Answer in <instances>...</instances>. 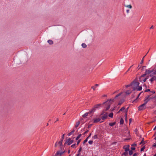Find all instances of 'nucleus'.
I'll return each instance as SVG.
<instances>
[{"mask_svg": "<svg viewBox=\"0 0 156 156\" xmlns=\"http://www.w3.org/2000/svg\"><path fill=\"white\" fill-rule=\"evenodd\" d=\"M114 99H111L109 100H108L103 104L105 105V108H106L105 111H108L111 105L112 104V102L114 101Z\"/></svg>", "mask_w": 156, "mask_h": 156, "instance_id": "obj_1", "label": "nucleus"}, {"mask_svg": "<svg viewBox=\"0 0 156 156\" xmlns=\"http://www.w3.org/2000/svg\"><path fill=\"white\" fill-rule=\"evenodd\" d=\"M132 86L133 88V90H136L137 88L139 87L140 83L137 82L136 79L134 80L133 82H131Z\"/></svg>", "mask_w": 156, "mask_h": 156, "instance_id": "obj_2", "label": "nucleus"}, {"mask_svg": "<svg viewBox=\"0 0 156 156\" xmlns=\"http://www.w3.org/2000/svg\"><path fill=\"white\" fill-rule=\"evenodd\" d=\"M101 105V104H99L95 105L93 108H92L91 110H90L89 112H88V114H92L95 111L96 108H98Z\"/></svg>", "mask_w": 156, "mask_h": 156, "instance_id": "obj_3", "label": "nucleus"}, {"mask_svg": "<svg viewBox=\"0 0 156 156\" xmlns=\"http://www.w3.org/2000/svg\"><path fill=\"white\" fill-rule=\"evenodd\" d=\"M73 142V140H71V138H69L66 140L64 145L65 146L66 144H67V145H69L72 144Z\"/></svg>", "mask_w": 156, "mask_h": 156, "instance_id": "obj_4", "label": "nucleus"}, {"mask_svg": "<svg viewBox=\"0 0 156 156\" xmlns=\"http://www.w3.org/2000/svg\"><path fill=\"white\" fill-rule=\"evenodd\" d=\"M88 116V112H86L82 115L83 118L81 120V122L83 123L86 122L87 120V116Z\"/></svg>", "mask_w": 156, "mask_h": 156, "instance_id": "obj_5", "label": "nucleus"}, {"mask_svg": "<svg viewBox=\"0 0 156 156\" xmlns=\"http://www.w3.org/2000/svg\"><path fill=\"white\" fill-rule=\"evenodd\" d=\"M101 115H103L101 117V119L102 120H104L107 119L108 117V113H105V110H104V111L102 112Z\"/></svg>", "mask_w": 156, "mask_h": 156, "instance_id": "obj_6", "label": "nucleus"}, {"mask_svg": "<svg viewBox=\"0 0 156 156\" xmlns=\"http://www.w3.org/2000/svg\"><path fill=\"white\" fill-rule=\"evenodd\" d=\"M150 95H147L145 98L144 104L146 105L151 99H152V98H150Z\"/></svg>", "mask_w": 156, "mask_h": 156, "instance_id": "obj_7", "label": "nucleus"}, {"mask_svg": "<svg viewBox=\"0 0 156 156\" xmlns=\"http://www.w3.org/2000/svg\"><path fill=\"white\" fill-rule=\"evenodd\" d=\"M146 108V105L143 104L138 107V110L139 111L143 110H144Z\"/></svg>", "mask_w": 156, "mask_h": 156, "instance_id": "obj_8", "label": "nucleus"}, {"mask_svg": "<svg viewBox=\"0 0 156 156\" xmlns=\"http://www.w3.org/2000/svg\"><path fill=\"white\" fill-rule=\"evenodd\" d=\"M147 79V78H144V77H140L139 78V81L142 82H145L146 80Z\"/></svg>", "mask_w": 156, "mask_h": 156, "instance_id": "obj_9", "label": "nucleus"}, {"mask_svg": "<svg viewBox=\"0 0 156 156\" xmlns=\"http://www.w3.org/2000/svg\"><path fill=\"white\" fill-rule=\"evenodd\" d=\"M129 145H125L123 147V149L125 150V151H129Z\"/></svg>", "mask_w": 156, "mask_h": 156, "instance_id": "obj_10", "label": "nucleus"}, {"mask_svg": "<svg viewBox=\"0 0 156 156\" xmlns=\"http://www.w3.org/2000/svg\"><path fill=\"white\" fill-rule=\"evenodd\" d=\"M101 120V119L100 118H96L94 119V123H97L99 122Z\"/></svg>", "mask_w": 156, "mask_h": 156, "instance_id": "obj_11", "label": "nucleus"}, {"mask_svg": "<svg viewBox=\"0 0 156 156\" xmlns=\"http://www.w3.org/2000/svg\"><path fill=\"white\" fill-rule=\"evenodd\" d=\"M153 71V70L146 69L145 72L147 74H149L150 73L152 72Z\"/></svg>", "mask_w": 156, "mask_h": 156, "instance_id": "obj_12", "label": "nucleus"}, {"mask_svg": "<svg viewBox=\"0 0 156 156\" xmlns=\"http://www.w3.org/2000/svg\"><path fill=\"white\" fill-rule=\"evenodd\" d=\"M48 42L50 45L53 44V41L51 40H49L48 41Z\"/></svg>", "mask_w": 156, "mask_h": 156, "instance_id": "obj_13", "label": "nucleus"}, {"mask_svg": "<svg viewBox=\"0 0 156 156\" xmlns=\"http://www.w3.org/2000/svg\"><path fill=\"white\" fill-rule=\"evenodd\" d=\"M142 89V86H140L138 87L137 88V89H136V90L138 91V90H139V91H140V90H141Z\"/></svg>", "mask_w": 156, "mask_h": 156, "instance_id": "obj_14", "label": "nucleus"}, {"mask_svg": "<svg viewBox=\"0 0 156 156\" xmlns=\"http://www.w3.org/2000/svg\"><path fill=\"white\" fill-rule=\"evenodd\" d=\"M80 121H78V122H76V125L75 126V127L76 128H77L79 126V124H80Z\"/></svg>", "mask_w": 156, "mask_h": 156, "instance_id": "obj_15", "label": "nucleus"}, {"mask_svg": "<svg viewBox=\"0 0 156 156\" xmlns=\"http://www.w3.org/2000/svg\"><path fill=\"white\" fill-rule=\"evenodd\" d=\"M142 144H145V143H144V138H142L141 141L140 143V145H141Z\"/></svg>", "mask_w": 156, "mask_h": 156, "instance_id": "obj_16", "label": "nucleus"}, {"mask_svg": "<svg viewBox=\"0 0 156 156\" xmlns=\"http://www.w3.org/2000/svg\"><path fill=\"white\" fill-rule=\"evenodd\" d=\"M116 123V122H111L109 124V125L111 126H114Z\"/></svg>", "mask_w": 156, "mask_h": 156, "instance_id": "obj_17", "label": "nucleus"}, {"mask_svg": "<svg viewBox=\"0 0 156 156\" xmlns=\"http://www.w3.org/2000/svg\"><path fill=\"white\" fill-rule=\"evenodd\" d=\"M75 131V130L74 129H73L71 132H70L68 134V136H70Z\"/></svg>", "mask_w": 156, "mask_h": 156, "instance_id": "obj_18", "label": "nucleus"}, {"mask_svg": "<svg viewBox=\"0 0 156 156\" xmlns=\"http://www.w3.org/2000/svg\"><path fill=\"white\" fill-rule=\"evenodd\" d=\"M82 47L83 48H85L87 47V45L85 43H82L81 44Z\"/></svg>", "mask_w": 156, "mask_h": 156, "instance_id": "obj_19", "label": "nucleus"}, {"mask_svg": "<svg viewBox=\"0 0 156 156\" xmlns=\"http://www.w3.org/2000/svg\"><path fill=\"white\" fill-rule=\"evenodd\" d=\"M63 153V152H60V151H58L56 153L57 154H59L60 156Z\"/></svg>", "mask_w": 156, "mask_h": 156, "instance_id": "obj_20", "label": "nucleus"}, {"mask_svg": "<svg viewBox=\"0 0 156 156\" xmlns=\"http://www.w3.org/2000/svg\"><path fill=\"white\" fill-rule=\"evenodd\" d=\"M120 124H123L124 123V120L122 118L120 119Z\"/></svg>", "mask_w": 156, "mask_h": 156, "instance_id": "obj_21", "label": "nucleus"}, {"mask_svg": "<svg viewBox=\"0 0 156 156\" xmlns=\"http://www.w3.org/2000/svg\"><path fill=\"white\" fill-rule=\"evenodd\" d=\"M122 155H124L125 156H126L128 155V151H125V152H124L122 154Z\"/></svg>", "mask_w": 156, "mask_h": 156, "instance_id": "obj_22", "label": "nucleus"}, {"mask_svg": "<svg viewBox=\"0 0 156 156\" xmlns=\"http://www.w3.org/2000/svg\"><path fill=\"white\" fill-rule=\"evenodd\" d=\"M81 136V134H80L79 135H78V136L76 138V140H78L80 138V137Z\"/></svg>", "mask_w": 156, "mask_h": 156, "instance_id": "obj_23", "label": "nucleus"}, {"mask_svg": "<svg viewBox=\"0 0 156 156\" xmlns=\"http://www.w3.org/2000/svg\"><path fill=\"white\" fill-rule=\"evenodd\" d=\"M62 140H60L58 143V144H59L60 146H61L62 145Z\"/></svg>", "mask_w": 156, "mask_h": 156, "instance_id": "obj_24", "label": "nucleus"}, {"mask_svg": "<svg viewBox=\"0 0 156 156\" xmlns=\"http://www.w3.org/2000/svg\"><path fill=\"white\" fill-rule=\"evenodd\" d=\"M122 94V92H121V93L118 94L115 97V99H116L119 96H120Z\"/></svg>", "mask_w": 156, "mask_h": 156, "instance_id": "obj_25", "label": "nucleus"}, {"mask_svg": "<svg viewBox=\"0 0 156 156\" xmlns=\"http://www.w3.org/2000/svg\"><path fill=\"white\" fill-rule=\"evenodd\" d=\"M113 113L112 112L108 116L111 118H112L113 116Z\"/></svg>", "mask_w": 156, "mask_h": 156, "instance_id": "obj_26", "label": "nucleus"}, {"mask_svg": "<svg viewBox=\"0 0 156 156\" xmlns=\"http://www.w3.org/2000/svg\"><path fill=\"white\" fill-rule=\"evenodd\" d=\"M133 152L131 150V151H129V155H131L132 154H133Z\"/></svg>", "mask_w": 156, "mask_h": 156, "instance_id": "obj_27", "label": "nucleus"}, {"mask_svg": "<svg viewBox=\"0 0 156 156\" xmlns=\"http://www.w3.org/2000/svg\"><path fill=\"white\" fill-rule=\"evenodd\" d=\"M131 93V91L130 90H127L126 92V94H130Z\"/></svg>", "mask_w": 156, "mask_h": 156, "instance_id": "obj_28", "label": "nucleus"}, {"mask_svg": "<svg viewBox=\"0 0 156 156\" xmlns=\"http://www.w3.org/2000/svg\"><path fill=\"white\" fill-rule=\"evenodd\" d=\"M146 55H145L142 58V60H141V62H140V64H142L143 63V62H144V57Z\"/></svg>", "mask_w": 156, "mask_h": 156, "instance_id": "obj_29", "label": "nucleus"}, {"mask_svg": "<svg viewBox=\"0 0 156 156\" xmlns=\"http://www.w3.org/2000/svg\"><path fill=\"white\" fill-rule=\"evenodd\" d=\"M125 109V108L124 107H122L119 110V112L122 111L124 110Z\"/></svg>", "mask_w": 156, "mask_h": 156, "instance_id": "obj_30", "label": "nucleus"}, {"mask_svg": "<svg viewBox=\"0 0 156 156\" xmlns=\"http://www.w3.org/2000/svg\"><path fill=\"white\" fill-rule=\"evenodd\" d=\"M145 148V146H144L143 147L140 149V151H144V149Z\"/></svg>", "mask_w": 156, "mask_h": 156, "instance_id": "obj_31", "label": "nucleus"}, {"mask_svg": "<svg viewBox=\"0 0 156 156\" xmlns=\"http://www.w3.org/2000/svg\"><path fill=\"white\" fill-rule=\"evenodd\" d=\"M126 6L128 8H129L130 9H131L132 8V6L131 5H128Z\"/></svg>", "mask_w": 156, "mask_h": 156, "instance_id": "obj_32", "label": "nucleus"}, {"mask_svg": "<svg viewBox=\"0 0 156 156\" xmlns=\"http://www.w3.org/2000/svg\"><path fill=\"white\" fill-rule=\"evenodd\" d=\"M147 74L146 73V72H145V73L141 75V76H140V77H144Z\"/></svg>", "mask_w": 156, "mask_h": 156, "instance_id": "obj_33", "label": "nucleus"}, {"mask_svg": "<svg viewBox=\"0 0 156 156\" xmlns=\"http://www.w3.org/2000/svg\"><path fill=\"white\" fill-rule=\"evenodd\" d=\"M131 86H132L131 83L129 84H128V85H126V87H130Z\"/></svg>", "mask_w": 156, "mask_h": 156, "instance_id": "obj_34", "label": "nucleus"}, {"mask_svg": "<svg viewBox=\"0 0 156 156\" xmlns=\"http://www.w3.org/2000/svg\"><path fill=\"white\" fill-rule=\"evenodd\" d=\"M141 93H142V92L140 93V94H138V96H137L136 99H135L134 100L133 102L135 101L139 98V97L140 95V94Z\"/></svg>", "mask_w": 156, "mask_h": 156, "instance_id": "obj_35", "label": "nucleus"}, {"mask_svg": "<svg viewBox=\"0 0 156 156\" xmlns=\"http://www.w3.org/2000/svg\"><path fill=\"white\" fill-rule=\"evenodd\" d=\"M87 141V137L86 139L84 141L83 144L85 143Z\"/></svg>", "mask_w": 156, "mask_h": 156, "instance_id": "obj_36", "label": "nucleus"}, {"mask_svg": "<svg viewBox=\"0 0 156 156\" xmlns=\"http://www.w3.org/2000/svg\"><path fill=\"white\" fill-rule=\"evenodd\" d=\"M76 145V144H72L71 146V147L72 148H75V147Z\"/></svg>", "mask_w": 156, "mask_h": 156, "instance_id": "obj_37", "label": "nucleus"}, {"mask_svg": "<svg viewBox=\"0 0 156 156\" xmlns=\"http://www.w3.org/2000/svg\"><path fill=\"white\" fill-rule=\"evenodd\" d=\"M64 135H65V134H64L62 135V137L61 139V140H62V141L63 142V140L64 138Z\"/></svg>", "mask_w": 156, "mask_h": 156, "instance_id": "obj_38", "label": "nucleus"}, {"mask_svg": "<svg viewBox=\"0 0 156 156\" xmlns=\"http://www.w3.org/2000/svg\"><path fill=\"white\" fill-rule=\"evenodd\" d=\"M88 143L91 144L93 143V141L92 140H90L88 141Z\"/></svg>", "mask_w": 156, "mask_h": 156, "instance_id": "obj_39", "label": "nucleus"}, {"mask_svg": "<svg viewBox=\"0 0 156 156\" xmlns=\"http://www.w3.org/2000/svg\"><path fill=\"white\" fill-rule=\"evenodd\" d=\"M150 91V90L149 89H147L146 90L144 91V92H148V91Z\"/></svg>", "mask_w": 156, "mask_h": 156, "instance_id": "obj_40", "label": "nucleus"}, {"mask_svg": "<svg viewBox=\"0 0 156 156\" xmlns=\"http://www.w3.org/2000/svg\"><path fill=\"white\" fill-rule=\"evenodd\" d=\"M96 88V87L94 86H92L91 87V88L93 89L94 90H95Z\"/></svg>", "mask_w": 156, "mask_h": 156, "instance_id": "obj_41", "label": "nucleus"}, {"mask_svg": "<svg viewBox=\"0 0 156 156\" xmlns=\"http://www.w3.org/2000/svg\"><path fill=\"white\" fill-rule=\"evenodd\" d=\"M131 149L132 151V150H134L135 149V147H131Z\"/></svg>", "mask_w": 156, "mask_h": 156, "instance_id": "obj_42", "label": "nucleus"}, {"mask_svg": "<svg viewBox=\"0 0 156 156\" xmlns=\"http://www.w3.org/2000/svg\"><path fill=\"white\" fill-rule=\"evenodd\" d=\"M136 146V144H134L132 145V147H135Z\"/></svg>", "mask_w": 156, "mask_h": 156, "instance_id": "obj_43", "label": "nucleus"}, {"mask_svg": "<svg viewBox=\"0 0 156 156\" xmlns=\"http://www.w3.org/2000/svg\"><path fill=\"white\" fill-rule=\"evenodd\" d=\"M153 147H156V142L153 144Z\"/></svg>", "mask_w": 156, "mask_h": 156, "instance_id": "obj_44", "label": "nucleus"}, {"mask_svg": "<svg viewBox=\"0 0 156 156\" xmlns=\"http://www.w3.org/2000/svg\"><path fill=\"white\" fill-rule=\"evenodd\" d=\"M80 140H79L78 141L77 144V145H78V144L80 143Z\"/></svg>", "mask_w": 156, "mask_h": 156, "instance_id": "obj_45", "label": "nucleus"}, {"mask_svg": "<svg viewBox=\"0 0 156 156\" xmlns=\"http://www.w3.org/2000/svg\"><path fill=\"white\" fill-rule=\"evenodd\" d=\"M122 102L121 101H120L119 102V103H118V105H121L122 104Z\"/></svg>", "mask_w": 156, "mask_h": 156, "instance_id": "obj_46", "label": "nucleus"}, {"mask_svg": "<svg viewBox=\"0 0 156 156\" xmlns=\"http://www.w3.org/2000/svg\"><path fill=\"white\" fill-rule=\"evenodd\" d=\"M94 139L97 138L98 137L97 136V135H95L94 136Z\"/></svg>", "mask_w": 156, "mask_h": 156, "instance_id": "obj_47", "label": "nucleus"}, {"mask_svg": "<svg viewBox=\"0 0 156 156\" xmlns=\"http://www.w3.org/2000/svg\"><path fill=\"white\" fill-rule=\"evenodd\" d=\"M125 117L126 119L127 118V114L126 113L125 115Z\"/></svg>", "mask_w": 156, "mask_h": 156, "instance_id": "obj_48", "label": "nucleus"}, {"mask_svg": "<svg viewBox=\"0 0 156 156\" xmlns=\"http://www.w3.org/2000/svg\"><path fill=\"white\" fill-rule=\"evenodd\" d=\"M81 149H82V148H81V147H80V148L79 149V151H78V152H79L80 151H81Z\"/></svg>", "mask_w": 156, "mask_h": 156, "instance_id": "obj_49", "label": "nucleus"}, {"mask_svg": "<svg viewBox=\"0 0 156 156\" xmlns=\"http://www.w3.org/2000/svg\"><path fill=\"white\" fill-rule=\"evenodd\" d=\"M151 92L152 93V94H154V93H155V92L154 91H151Z\"/></svg>", "mask_w": 156, "mask_h": 156, "instance_id": "obj_50", "label": "nucleus"}, {"mask_svg": "<svg viewBox=\"0 0 156 156\" xmlns=\"http://www.w3.org/2000/svg\"><path fill=\"white\" fill-rule=\"evenodd\" d=\"M98 86H99L98 84H95V85L94 86L96 87H97Z\"/></svg>", "mask_w": 156, "mask_h": 156, "instance_id": "obj_51", "label": "nucleus"}, {"mask_svg": "<svg viewBox=\"0 0 156 156\" xmlns=\"http://www.w3.org/2000/svg\"><path fill=\"white\" fill-rule=\"evenodd\" d=\"M57 142H56V143L55 144V147H57Z\"/></svg>", "mask_w": 156, "mask_h": 156, "instance_id": "obj_52", "label": "nucleus"}, {"mask_svg": "<svg viewBox=\"0 0 156 156\" xmlns=\"http://www.w3.org/2000/svg\"><path fill=\"white\" fill-rule=\"evenodd\" d=\"M133 156H136V153H134V154H133Z\"/></svg>", "mask_w": 156, "mask_h": 156, "instance_id": "obj_53", "label": "nucleus"}, {"mask_svg": "<svg viewBox=\"0 0 156 156\" xmlns=\"http://www.w3.org/2000/svg\"><path fill=\"white\" fill-rule=\"evenodd\" d=\"M129 9L127 10H126L127 13H128L129 12Z\"/></svg>", "mask_w": 156, "mask_h": 156, "instance_id": "obj_54", "label": "nucleus"}, {"mask_svg": "<svg viewBox=\"0 0 156 156\" xmlns=\"http://www.w3.org/2000/svg\"><path fill=\"white\" fill-rule=\"evenodd\" d=\"M154 28V27L153 26H152L150 28V29H153Z\"/></svg>", "mask_w": 156, "mask_h": 156, "instance_id": "obj_55", "label": "nucleus"}, {"mask_svg": "<svg viewBox=\"0 0 156 156\" xmlns=\"http://www.w3.org/2000/svg\"><path fill=\"white\" fill-rule=\"evenodd\" d=\"M154 98V99H155L156 100V95L153 98Z\"/></svg>", "mask_w": 156, "mask_h": 156, "instance_id": "obj_56", "label": "nucleus"}, {"mask_svg": "<svg viewBox=\"0 0 156 156\" xmlns=\"http://www.w3.org/2000/svg\"><path fill=\"white\" fill-rule=\"evenodd\" d=\"M153 73H154V74H156V69L155 70V71Z\"/></svg>", "mask_w": 156, "mask_h": 156, "instance_id": "obj_57", "label": "nucleus"}, {"mask_svg": "<svg viewBox=\"0 0 156 156\" xmlns=\"http://www.w3.org/2000/svg\"><path fill=\"white\" fill-rule=\"evenodd\" d=\"M146 67V66H143L142 68H143V69H144Z\"/></svg>", "mask_w": 156, "mask_h": 156, "instance_id": "obj_58", "label": "nucleus"}, {"mask_svg": "<svg viewBox=\"0 0 156 156\" xmlns=\"http://www.w3.org/2000/svg\"><path fill=\"white\" fill-rule=\"evenodd\" d=\"M58 121V118H57V119H56V121H56Z\"/></svg>", "mask_w": 156, "mask_h": 156, "instance_id": "obj_59", "label": "nucleus"}, {"mask_svg": "<svg viewBox=\"0 0 156 156\" xmlns=\"http://www.w3.org/2000/svg\"><path fill=\"white\" fill-rule=\"evenodd\" d=\"M156 129V126L154 128L153 130H155Z\"/></svg>", "mask_w": 156, "mask_h": 156, "instance_id": "obj_60", "label": "nucleus"}, {"mask_svg": "<svg viewBox=\"0 0 156 156\" xmlns=\"http://www.w3.org/2000/svg\"><path fill=\"white\" fill-rule=\"evenodd\" d=\"M91 125H88V128H89V127H91Z\"/></svg>", "mask_w": 156, "mask_h": 156, "instance_id": "obj_61", "label": "nucleus"}, {"mask_svg": "<svg viewBox=\"0 0 156 156\" xmlns=\"http://www.w3.org/2000/svg\"><path fill=\"white\" fill-rule=\"evenodd\" d=\"M88 132V130L86 131L85 132L84 134Z\"/></svg>", "mask_w": 156, "mask_h": 156, "instance_id": "obj_62", "label": "nucleus"}, {"mask_svg": "<svg viewBox=\"0 0 156 156\" xmlns=\"http://www.w3.org/2000/svg\"><path fill=\"white\" fill-rule=\"evenodd\" d=\"M80 154H78L76 155V156H79Z\"/></svg>", "mask_w": 156, "mask_h": 156, "instance_id": "obj_63", "label": "nucleus"}, {"mask_svg": "<svg viewBox=\"0 0 156 156\" xmlns=\"http://www.w3.org/2000/svg\"><path fill=\"white\" fill-rule=\"evenodd\" d=\"M143 156H146V154H144V155Z\"/></svg>", "mask_w": 156, "mask_h": 156, "instance_id": "obj_64", "label": "nucleus"}]
</instances>
